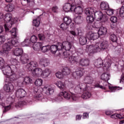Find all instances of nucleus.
I'll return each mask as SVG.
<instances>
[{"mask_svg": "<svg viewBox=\"0 0 124 124\" xmlns=\"http://www.w3.org/2000/svg\"><path fill=\"white\" fill-rule=\"evenodd\" d=\"M94 65L96 67L100 68V67H101L103 65V61H102V59H101V58H99L95 60L94 62Z\"/></svg>", "mask_w": 124, "mask_h": 124, "instance_id": "cd10ccee", "label": "nucleus"}, {"mask_svg": "<svg viewBox=\"0 0 124 124\" xmlns=\"http://www.w3.org/2000/svg\"><path fill=\"white\" fill-rule=\"evenodd\" d=\"M27 95V93L22 89H18L16 92V96L17 98L20 99L25 97Z\"/></svg>", "mask_w": 124, "mask_h": 124, "instance_id": "4468645a", "label": "nucleus"}, {"mask_svg": "<svg viewBox=\"0 0 124 124\" xmlns=\"http://www.w3.org/2000/svg\"><path fill=\"white\" fill-rule=\"evenodd\" d=\"M109 46L108 41H107L106 40H104V41L101 43V44L100 45V47L101 49L103 50H105L106 49H107Z\"/></svg>", "mask_w": 124, "mask_h": 124, "instance_id": "2f4dec72", "label": "nucleus"}, {"mask_svg": "<svg viewBox=\"0 0 124 124\" xmlns=\"http://www.w3.org/2000/svg\"><path fill=\"white\" fill-rule=\"evenodd\" d=\"M34 100H37L38 101H42L43 102H46L48 101V99L46 97H44L42 93L35 94L34 96Z\"/></svg>", "mask_w": 124, "mask_h": 124, "instance_id": "dca6fc26", "label": "nucleus"}, {"mask_svg": "<svg viewBox=\"0 0 124 124\" xmlns=\"http://www.w3.org/2000/svg\"><path fill=\"white\" fill-rule=\"evenodd\" d=\"M4 60L2 58L0 57V69H1L2 71V69L5 67V66H9V65H4Z\"/></svg>", "mask_w": 124, "mask_h": 124, "instance_id": "49530a36", "label": "nucleus"}, {"mask_svg": "<svg viewBox=\"0 0 124 124\" xmlns=\"http://www.w3.org/2000/svg\"><path fill=\"white\" fill-rule=\"evenodd\" d=\"M106 13L107 15H108V16H112V15H114V10L109 7L108 9L106 11Z\"/></svg>", "mask_w": 124, "mask_h": 124, "instance_id": "864d4df0", "label": "nucleus"}, {"mask_svg": "<svg viewBox=\"0 0 124 124\" xmlns=\"http://www.w3.org/2000/svg\"><path fill=\"white\" fill-rule=\"evenodd\" d=\"M73 4V0H68V2L65 3L63 6V10H64L65 12H69V11H71Z\"/></svg>", "mask_w": 124, "mask_h": 124, "instance_id": "9b49d317", "label": "nucleus"}, {"mask_svg": "<svg viewBox=\"0 0 124 124\" xmlns=\"http://www.w3.org/2000/svg\"><path fill=\"white\" fill-rule=\"evenodd\" d=\"M84 82L86 85H91L93 82V78L91 76L85 77L84 78Z\"/></svg>", "mask_w": 124, "mask_h": 124, "instance_id": "c85d7f7f", "label": "nucleus"}, {"mask_svg": "<svg viewBox=\"0 0 124 124\" xmlns=\"http://www.w3.org/2000/svg\"><path fill=\"white\" fill-rule=\"evenodd\" d=\"M2 22L5 23L4 27L6 31H9V30L11 29L12 25L14 23V19L12 18V15L7 13L3 16V14H2Z\"/></svg>", "mask_w": 124, "mask_h": 124, "instance_id": "20e7f679", "label": "nucleus"}, {"mask_svg": "<svg viewBox=\"0 0 124 124\" xmlns=\"http://www.w3.org/2000/svg\"><path fill=\"white\" fill-rule=\"evenodd\" d=\"M82 2L80 0H73V4L71 8L72 12H75L76 14H82L83 13Z\"/></svg>", "mask_w": 124, "mask_h": 124, "instance_id": "39448f33", "label": "nucleus"}, {"mask_svg": "<svg viewBox=\"0 0 124 124\" xmlns=\"http://www.w3.org/2000/svg\"><path fill=\"white\" fill-rule=\"evenodd\" d=\"M10 32L12 33V35L14 37L9 39L8 41H10L12 46L17 47V46H19V41H18L19 38L17 36V29L16 28H13L12 31H10Z\"/></svg>", "mask_w": 124, "mask_h": 124, "instance_id": "423d86ee", "label": "nucleus"}, {"mask_svg": "<svg viewBox=\"0 0 124 124\" xmlns=\"http://www.w3.org/2000/svg\"><path fill=\"white\" fill-rule=\"evenodd\" d=\"M2 109H3V114H5L6 112H8L10 109H11V106L9 105L5 106L4 105H2Z\"/></svg>", "mask_w": 124, "mask_h": 124, "instance_id": "a18cd8bd", "label": "nucleus"}, {"mask_svg": "<svg viewBox=\"0 0 124 124\" xmlns=\"http://www.w3.org/2000/svg\"><path fill=\"white\" fill-rule=\"evenodd\" d=\"M43 46V43L37 42L35 43L33 45V49L34 51H39Z\"/></svg>", "mask_w": 124, "mask_h": 124, "instance_id": "c756f323", "label": "nucleus"}, {"mask_svg": "<svg viewBox=\"0 0 124 124\" xmlns=\"http://www.w3.org/2000/svg\"><path fill=\"white\" fill-rule=\"evenodd\" d=\"M93 25H92V23H88L87 25V27H86V29L87 30H93Z\"/></svg>", "mask_w": 124, "mask_h": 124, "instance_id": "774afa93", "label": "nucleus"}, {"mask_svg": "<svg viewBox=\"0 0 124 124\" xmlns=\"http://www.w3.org/2000/svg\"><path fill=\"white\" fill-rule=\"evenodd\" d=\"M88 51L91 54H94V53H98L101 51V48L100 47V44L99 43H96L92 45H89L87 46Z\"/></svg>", "mask_w": 124, "mask_h": 124, "instance_id": "0eeeda50", "label": "nucleus"}, {"mask_svg": "<svg viewBox=\"0 0 124 124\" xmlns=\"http://www.w3.org/2000/svg\"><path fill=\"white\" fill-rule=\"evenodd\" d=\"M99 35H105L107 33V29L106 27H102L98 30Z\"/></svg>", "mask_w": 124, "mask_h": 124, "instance_id": "7c9ffc66", "label": "nucleus"}, {"mask_svg": "<svg viewBox=\"0 0 124 124\" xmlns=\"http://www.w3.org/2000/svg\"><path fill=\"white\" fill-rule=\"evenodd\" d=\"M71 97L73 100L74 101H76L77 99H78V97H77V95L73 93H71Z\"/></svg>", "mask_w": 124, "mask_h": 124, "instance_id": "69168bd1", "label": "nucleus"}, {"mask_svg": "<svg viewBox=\"0 0 124 124\" xmlns=\"http://www.w3.org/2000/svg\"><path fill=\"white\" fill-rule=\"evenodd\" d=\"M0 53L2 57H7L9 54L8 50H6V49H4L3 48H2V50H1Z\"/></svg>", "mask_w": 124, "mask_h": 124, "instance_id": "5fc2aeb1", "label": "nucleus"}, {"mask_svg": "<svg viewBox=\"0 0 124 124\" xmlns=\"http://www.w3.org/2000/svg\"><path fill=\"white\" fill-rule=\"evenodd\" d=\"M101 80H103V81H105L106 82V84L105 85V86H103L99 84V83H96L94 85L95 88L102 89V90L109 89L110 91V93H115V92H117V91H119V90H122V89H123V88L120 87H112L110 85V84L107 82L110 80V74L108 73H105L102 74L101 76Z\"/></svg>", "mask_w": 124, "mask_h": 124, "instance_id": "7ed1b4c3", "label": "nucleus"}, {"mask_svg": "<svg viewBox=\"0 0 124 124\" xmlns=\"http://www.w3.org/2000/svg\"><path fill=\"white\" fill-rule=\"evenodd\" d=\"M56 86L60 89V90H65V84L64 83L62 82V81H59L56 84Z\"/></svg>", "mask_w": 124, "mask_h": 124, "instance_id": "37998d69", "label": "nucleus"}, {"mask_svg": "<svg viewBox=\"0 0 124 124\" xmlns=\"http://www.w3.org/2000/svg\"><path fill=\"white\" fill-rule=\"evenodd\" d=\"M15 66H5L2 69V72L5 76L4 81L6 83H9L10 81L14 82L18 79V77L16 74H14Z\"/></svg>", "mask_w": 124, "mask_h": 124, "instance_id": "f03ea898", "label": "nucleus"}, {"mask_svg": "<svg viewBox=\"0 0 124 124\" xmlns=\"http://www.w3.org/2000/svg\"><path fill=\"white\" fill-rule=\"evenodd\" d=\"M51 73V70H50V69L46 68L43 71H42L41 77L42 78H48Z\"/></svg>", "mask_w": 124, "mask_h": 124, "instance_id": "5701e85b", "label": "nucleus"}, {"mask_svg": "<svg viewBox=\"0 0 124 124\" xmlns=\"http://www.w3.org/2000/svg\"><path fill=\"white\" fill-rule=\"evenodd\" d=\"M23 49L21 48H16L13 50V54L16 57H20L23 54Z\"/></svg>", "mask_w": 124, "mask_h": 124, "instance_id": "4be33fe9", "label": "nucleus"}, {"mask_svg": "<svg viewBox=\"0 0 124 124\" xmlns=\"http://www.w3.org/2000/svg\"><path fill=\"white\" fill-rule=\"evenodd\" d=\"M39 40L41 41H44L45 40V36L43 34H39L38 35Z\"/></svg>", "mask_w": 124, "mask_h": 124, "instance_id": "0e129e2a", "label": "nucleus"}, {"mask_svg": "<svg viewBox=\"0 0 124 124\" xmlns=\"http://www.w3.org/2000/svg\"><path fill=\"white\" fill-rule=\"evenodd\" d=\"M85 14L87 15L86 21L88 24H92L94 21L95 18L97 21L102 23H105L108 21V16L106 15H103L101 11H96L95 8L90 7L86 8L85 12Z\"/></svg>", "mask_w": 124, "mask_h": 124, "instance_id": "f257e3e1", "label": "nucleus"}, {"mask_svg": "<svg viewBox=\"0 0 124 124\" xmlns=\"http://www.w3.org/2000/svg\"><path fill=\"white\" fill-rule=\"evenodd\" d=\"M43 82L42 79L38 78L35 81V85L37 86L40 87V86L42 85Z\"/></svg>", "mask_w": 124, "mask_h": 124, "instance_id": "4d7b16f0", "label": "nucleus"}, {"mask_svg": "<svg viewBox=\"0 0 124 124\" xmlns=\"http://www.w3.org/2000/svg\"><path fill=\"white\" fill-rule=\"evenodd\" d=\"M49 49L52 54H56L57 51H62V49H59V43L57 45H54L50 46Z\"/></svg>", "mask_w": 124, "mask_h": 124, "instance_id": "bb28decb", "label": "nucleus"}, {"mask_svg": "<svg viewBox=\"0 0 124 124\" xmlns=\"http://www.w3.org/2000/svg\"><path fill=\"white\" fill-rule=\"evenodd\" d=\"M64 23L66 24L68 26H69V24L72 22L71 18L68 16H66L63 18Z\"/></svg>", "mask_w": 124, "mask_h": 124, "instance_id": "de8ad7c7", "label": "nucleus"}, {"mask_svg": "<svg viewBox=\"0 0 124 124\" xmlns=\"http://www.w3.org/2000/svg\"><path fill=\"white\" fill-rule=\"evenodd\" d=\"M20 58V61L23 64L27 63L29 61V55L26 53H22Z\"/></svg>", "mask_w": 124, "mask_h": 124, "instance_id": "412c9836", "label": "nucleus"}, {"mask_svg": "<svg viewBox=\"0 0 124 124\" xmlns=\"http://www.w3.org/2000/svg\"><path fill=\"white\" fill-rule=\"evenodd\" d=\"M62 72L63 75H69L71 72L70 69L67 67H65L62 69Z\"/></svg>", "mask_w": 124, "mask_h": 124, "instance_id": "a19ab883", "label": "nucleus"}, {"mask_svg": "<svg viewBox=\"0 0 124 124\" xmlns=\"http://www.w3.org/2000/svg\"><path fill=\"white\" fill-rule=\"evenodd\" d=\"M92 96V94L91 93V92L86 91H85L83 94L81 95V97L83 99H88V98H90Z\"/></svg>", "mask_w": 124, "mask_h": 124, "instance_id": "58836bf2", "label": "nucleus"}, {"mask_svg": "<svg viewBox=\"0 0 124 124\" xmlns=\"http://www.w3.org/2000/svg\"><path fill=\"white\" fill-rule=\"evenodd\" d=\"M7 84H6L4 86V90L6 91V92H11L13 91V89H14V86L13 84L10 82H7Z\"/></svg>", "mask_w": 124, "mask_h": 124, "instance_id": "393cba45", "label": "nucleus"}, {"mask_svg": "<svg viewBox=\"0 0 124 124\" xmlns=\"http://www.w3.org/2000/svg\"><path fill=\"white\" fill-rule=\"evenodd\" d=\"M5 40H6L5 36L3 35H0V45L1 44H3Z\"/></svg>", "mask_w": 124, "mask_h": 124, "instance_id": "680f3d73", "label": "nucleus"}, {"mask_svg": "<svg viewBox=\"0 0 124 124\" xmlns=\"http://www.w3.org/2000/svg\"><path fill=\"white\" fill-rule=\"evenodd\" d=\"M2 48L7 51H10L12 49V45L10 44V41H8L7 43L4 44L3 45Z\"/></svg>", "mask_w": 124, "mask_h": 124, "instance_id": "473e14b6", "label": "nucleus"}, {"mask_svg": "<svg viewBox=\"0 0 124 124\" xmlns=\"http://www.w3.org/2000/svg\"><path fill=\"white\" fill-rule=\"evenodd\" d=\"M116 14L118 17H124V6H122L120 10H117Z\"/></svg>", "mask_w": 124, "mask_h": 124, "instance_id": "4c0bfd02", "label": "nucleus"}, {"mask_svg": "<svg viewBox=\"0 0 124 124\" xmlns=\"http://www.w3.org/2000/svg\"><path fill=\"white\" fill-rule=\"evenodd\" d=\"M84 20V18H83V16H76L74 19V22L78 24V25L80 24H82L83 23V20Z\"/></svg>", "mask_w": 124, "mask_h": 124, "instance_id": "c9c22d12", "label": "nucleus"}, {"mask_svg": "<svg viewBox=\"0 0 124 124\" xmlns=\"http://www.w3.org/2000/svg\"><path fill=\"white\" fill-rule=\"evenodd\" d=\"M39 63L44 67L48 66L50 64V61L46 58H42L39 61Z\"/></svg>", "mask_w": 124, "mask_h": 124, "instance_id": "b1692460", "label": "nucleus"}, {"mask_svg": "<svg viewBox=\"0 0 124 124\" xmlns=\"http://www.w3.org/2000/svg\"><path fill=\"white\" fill-rule=\"evenodd\" d=\"M73 46L71 43L65 41L63 43H58V49L65 50V51H71Z\"/></svg>", "mask_w": 124, "mask_h": 124, "instance_id": "6e6552de", "label": "nucleus"}, {"mask_svg": "<svg viewBox=\"0 0 124 124\" xmlns=\"http://www.w3.org/2000/svg\"><path fill=\"white\" fill-rule=\"evenodd\" d=\"M79 63L81 66H89L90 60L88 59L82 58L79 60Z\"/></svg>", "mask_w": 124, "mask_h": 124, "instance_id": "aec40b11", "label": "nucleus"}, {"mask_svg": "<svg viewBox=\"0 0 124 124\" xmlns=\"http://www.w3.org/2000/svg\"><path fill=\"white\" fill-rule=\"evenodd\" d=\"M68 26L69 25L64 22L60 25V28L62 29V31H66V30L68 29Z\"/></svg>", "mask_w": 124, "mask_h": 124, "instance_id": "6e6d98bb", "label": "nucleus"}, {"mask_svg": "<svg viewBox=\"0 0 124 124\" xmlns=\"http://www.w3.org/2000/svg\"><path fill=\"white\" fill-rule=\"evenodd\" d=\"M31 82V79L29 77H26L24 78V81L22 82V85H27Z\"/></svg>", "mask_w": 124, "mask_h": 124, "instance_id": "09e8293b", "label": "nucleus"}, {"mask_svg": "<svg viewBox=\"0 0 124 124\" xmlns=\"http://www.w3.org/2000/svg\"><path fill=\"white\" fill-rule=\"evenodd\" d=\"M33 25L36 27V30L38 31L37 28H38L39 25H40V17L39 16L33 20Z\"/></svg>", "mask_w": 124, "mask_h": 124, "instance_id": "72a5a7b5", "label": "nucleus"}, {"mask_svg": "<svg viewBox=\"0 0 124 124\" xmlns=\"http://www.w3.org/2000/svg\"><path fill=\"white\" fill-rule=\"evenodd\" d=\"M11 63L13 65H9V66H15V68H17L18 65H19V64H20V63L19 62H18V60H17V59H13L11 61Z\"/></svg>", "mask_w": 124, "mask_h": 124, "instance_id": "79ce46f5", "label": "nucleus"}, {"mask_svg": "<svg viewBox=\"0 0 124 124\" xmlns=\"http://www.w3.org/2000/svg\"><path fill=\"white\" fill-rule=\"evenodd\" d=\"M110 118L111 119H124V117L122 116L121 115L117 113L112 114Z\"/></svg>", "mask_w": 124, "mask_h": 124, "instance_id": "603ef678", "label": "nucleus"}, {"mask_svg": "<svg viewBox=\"0 0 124 124\" xmlns=\"http://www.w3.org/2000/svg\"><path fill=\"white\" fill-rule=\"evenodd\" d=\"M43 92L45 93L47 95H50V94H53L54 93V88L48 86H45V87L42 89Z\"/></svg>", "mask_w": 124, "mask_h": 124, "instance_id": "2eb2a0df", "label": "nucleus"}, {"mask_svg": "<svg viewBox=\"0 0 124 124\" xmlns=\"http://www.w3.org/2000/svg\"><path fill=\"white\" fill-rule=\"evenodd\" d=\"M71 93H72L70 91L69 93L63 91L60 93V96L55 99V101H61L62 100V96H63L65 99H70L71 98Z\"/></svg>", "mask_w": 124, "mask_h": 124, "instance_id": "9d476101", "label": "nucleus"}, {"mask_svg": "<svg viewBox=\"0 0 124 124\" xmlns=\"http://www.w3.org/2000/svg\"><path fill=\"white\" fill-rule=\"evenodd\" d=\"M84 75V70L80 69L72 73V76L75 79H79Z\"/></svg>", "mask_w": 124, "mask_h": 124, "instance_id": "ddd939ff", "label": "nucleus"}, {"mask_svg": "<svg viewBox=\"0 0 124 124\" xmlns=\"http://www.w3.org/2000/svg\"><path fill=\"white\" fill-rule=\"evenodd\" d=\"M15 8V6H14V5L13 4H8L5 7V10L6 11H7L8 12H12V11L14 10Z\"/></svg>", "mask_w": 124, "mask_h": 124, "instance_id": "e433bc0d", "label": "nucleus"}, {"mask_svg": "<svg viewBox=\"0 0 124 124\" xmlns=\"http://www.w3.org/2000/svg\"><path fill=\"white\" fill-rule=\"evenodd\" d=\"M100 8L102 10L106 11L108 9H109V4L107 2H102L100 4Z\"/></svg>", "mask_w": 124, "mask_h": 124, "instance_id": "f704fd0d", "label": "nucleus"}, {"mask_svg": "<svg viewBox=\"0 0 124 124\" xmlns=\"http://www.w3.org/2000/svg\"><path fill=\"white\" fill-rule=\"evenodd\" d=\"M70 28L71 30H74L75 29V23L74 22H71L70 24Z\"/></svg>", "mask_w": 124, "mask_h": 124, "instance_id": "338daca9", "label": "nucleus"}, {"mask_svg": "<svg viewBox=\"0 0 124 124\" xmlns=\"http://www.w3.org/2000/svg\"><path fill=\"white\" fill-rule=\"evenodd\" d=\"M87 90H89V87L86 84L82 82H78L75 87V92L77 93H81L82 92L87 91Z\"/></svg>", "mask_w": 124, "mask_h": 124, "instance_id": "1a4fd4ad", "label": "nucleus"}, {"mask_svg": "<svg viewBox=\"0 0 124 124\" xmlns=\"http://www.w3.org/2000/svg\"><path fill=\"white\" fill-rule=\"evenodd\" d=\"M110 39L112 42H117L118 40V37L117 36L113 33L110 34Z\"/></svg>", "mask_w": 124, "mask_h": 124, "instance_id": "c03bdc74", "label": "nucleus"}, {"mask_svg": "<svg viewBox=\"0 0 124 124\" xmlns=\"http://www.w3.org/2000/svg\"><path fill=\"white\" fill-rule=\"evenodd\" d=\"M38 38L35 35H33L31 38V41L32 43H36V41H37Z\"/></svg>", "mask_w": 124, "mask_h": 124, "instance_id": "bf43d9fd", "label": "nucleus"}, {"mask_svg": "<svg viewBox=\"0 0 124 124\" xmlns=\"http://www.w3.org/2000/svg\"><path fill=\"white\" fill-rule=\"evenodd\" d=\"M62 56L63 57V58H69V56H70V54H69V52L66 51V50H65V51H64L62 53Z\"/></svg>", "mask_w": 124, "mask_h": 124, "instance_id": "052dcab7", "label": "nucleus"}, {"mask_svg": "<svg viewBox=\"0 0 124 124\" xmlns=\"http://www.w3.org/2000/svg\"><path fill=\"white\" fill-rule=\"evenodd\" d=\"M37 66H38L37 62L35 61H31L27 64L26 68H27L29 71H32V69H33L34 67H37Z\"/></svg>", "mask_w": 124, "mask_h": 124, "instance_id": "f3484780", "label": "nucleus"}, {"mask_svg": "<svg viewBox=\"0 0 124 124\" xmlns=\"http://www.w3.org/2000/svg\"><path fill=\"white\" fill-rule=\"evenodd\" d=\"M42 69L40 68H37L33 69L32 72L33 77H41Z\"/></svg>", "mask_w": 124, "mask_h": 124, "instance_id": "6ab92c4d", "label": "nucleus"}, {"mask_svg": "<svg viewBox=\"0 0 124 124\" xmlns=\"http://www.w3.org/2000/svg\"><path fill=\"white\" fill-rule=\"evenodd\" d=\"M30 43H31V40L30 39V38H28V39L27 38V39H25L24 41H23L21 43V45L22 46H23V47L25 46H29Z\"/></svg>", "mask_w": 124, "mask_h": 124, "instance_id": "8fccbe9b", "label": "nucleus"}, {"mask_svg": "<svg viewBox=\"0 0 124 124\" xmlns=\"http://www.w3.org/2000/svg\"><path fill=\"white\" fill-rule=\"evenodd\" d=\"M41 50L43 52V53H46V52H48L49 50H50V46L47 45V46H42L41 48Z\"/></svg>", "mask_w": 124, "mask_h": 124, "instance_id": "3c124183", "label": "nucleus"}, {"mask_svg": "<svg viewBox=\"0 0 124 124\" xmlns=\"http://www.w3.org/2000/svg\"><path fill=\"white\" fill-rule=\"evenodd\" d=\"M79 41L81 45H85L88 41L87 40V37H86V36H81L79 37Z\"/></svg>", "mask_w": 124, "mask_h": 124, "instance_id": "ea45409f", "label": "nucleus"}, {"mask_svg": "<svg viewBox=\"0 0 124 124\" xmlns=\"http://www.w3.org/2000/svg\"><path fill=\"white\" fill-rule=\"evenodd\" d=\"M110 21L113 24H115L118 22V18L116 16H111L110 17Z\"/></svg>", "mask_w": 124, "mask_h": 124, "instance_id": "e2e57ef3", "label": "nucleus"}, {"mask_svg": "<svg viewBox=\"0 0 124 124\" xmlns=\"http://www.w3.org/2000/svg\"><path fill=\"white\" fill-rule=\"evenodd\" d=\"M80 60V56H70L68 59V61L71 64H74V63H78Z\"/></svg>", "mask_w": 124, "mask_h": 124, "instance_id": "a211bd4d", "label": "nucleus"}, {"mask_svg": "<svg viewBox=\"0 0 124 124\" xmlns=\"http://www.w3.org/2000/svg\"><path fill=\"white\" fill-rule=\"evenodd\" d=\"M105 62V67L109 68L111 66V63H112V58L110 56H108L104 60Z\"/></svg>", "mask_w": 124, "mask_h": 124, "instance_id": "a878e982", "label": "nucleus"}, {"mask_svg": "<svg viewBox=\"0 0 124 124\" xmlns=\"http://www.w3.org/2000/svg\"><path fill=\"white\" fill-rule=\"evenodd\" d=\"M86 37L90 40H96L99 37V34H98V32L97 33H93L92 31H90L86 34Z\"/></svg>", "mask_w": 124, "mask_h": 124, "instance_id": "f8f14e48", "label": "nucleus"}, {"mask_svg": "<svg viewBox=\"0 0 124 124\" xmlns=\"http://www.w3.org/2000/svg\"><path fill=\"white\" fill-rule=\"evenodd\" d=\"M55 75L58 79H62V78H63V74H62V72H58L56 73Z\"/></svg>", "mask_w": 124, "mask_h": 124, "instance_id": "13d9d810", "label": "nucleus"}]
</instances>
